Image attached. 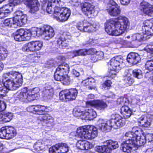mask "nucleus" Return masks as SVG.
Segmentation results:
<instances>
[{
  "label": "nucleus",
  "instance_id": "obj_4",
  "mask_svg": "<svg viewBox=\"0 0 153 153\" xmlns=\"http://www.w3.org/2000/svg\"><path fill=\"white\" fill-rule=\"evenodd\" d=\"M69 70V67L67 63H63L59 65L56 68L54 74L55 79L58 81H60L63 84L69 85L70 82L69 77L67 74Z\"/></svg>",
  "mask_w": 153,
  "mask_h": 153
},
{
  "label": "nucleus",
  "instance_id": "obj_56",
  "mask_svg": "<svg viewBox=\"0 0 153 153\" xmlns=\"http://www.w3.org/2000/svg\"><path fill=\"white\" fill-rule=\"evenodd\" d=\"M7 51L5 48V50H2V52H1V59L3 60L7 56Z\"/></svg>",
  "mask_w": 153,
  "mask_h": 153
},
{
  "label": "nucleus",
  "instance_id": "obj_13",
  "mask_svg": "<svg viewBox=\"0 0 153 153\" xmlns=\"http://www.w3.org/2000/svg\"><path fill=\"white\" fill-rule=\"evenodd\" d=\"M111 121L113 128L117 129L120 128L125 124V119L123 118L118 114H113L111 116Z\"/></svg>",
  "mask_w": 153,
  "mask_h": 153
},
{
  "label": "nucleus",
  "instance_id": "obj_14",
  "mask_svg": "<svg viewBox=\"0 0 153 153\" xmlns=\"http://www.w3.org/2000/svg\"><path fill=\"white\" fill-rule=\"evenodd\" d=\"M107 10L108 14L112 16H117L121 12L119 6L113 0L110 1Z\"/></svg>",
  "mask_w": 153,
  "mask_h": 153
},
{
  "label": "nucleus",
  "instance_id": "obj_31",
  "mask_svg": "<svg viewBox=\"0 0 153 153\" xmlns=\"http://www.w3.org/2000/svg\"><path fill=\"white\" fill-rule=\"evenodd\" d=\"M103 143L107 145L108 148L111 149V152L112 150L118 148L119 145L118 142L111 140H109L104 141Z\"/></svg>",
  "mask_w": 153,
  "mask_h": 153
},
{
  "label": "nucleus",
  "instance_id": "obj_9",
  "mask_svg": "<svg viewBox=\"0 0 153 153\" xmlns=\"http://www.w3.org/2000/svg\"><path fill=\"white\" fill-rule=\"evenodd\" d=\"M13 75L15 76L13 81L10 79L7 80L4 82V92H7L9 90H16L19 86V73L15 72Z\"/></svg>",
  "mask_w": 153,
  "mask_h": 153
},
{
  "label": "nucleus",
  "instance_id": "obj_57",
  "mask_svg": "<svg viewBox=\"0 0 153 153\" xmlns=\"http://www.w3.org/2000/svg\"><path fill=\"white\" fill-rule=\"evenodd\" d=\"M9 2L10 3L9 4L12 5L16 6L19 5V0H10Z\"/></svg>",
  "mask_w": 153,
  "mask_h": 153
},
{
  "label": "nucleus",
  "instance_id": "obj_33",
  "mask_svg": "<svg viewBox=\"0 0 153 153\" xmlns=\"http://www.w3.org/2000/svg\"><path fill=\"white\" fill-rule=\"evenodd\" d=\"M13 117V115L10 113H0V122L2 123L9 122L12 119Z\"/></svg>",
  "mask_w": 153,
  "mask_h": 153
},
{
  "label": "nucleus",
  "instance_id": "obj_38",
  "mask_svg": "<svg viewBox=\"0 0 153 153\" xmlns=\"http://www.w3.org/2000/svg\"><path fill=\"white\" fill-rule=\"evenodd\" d=\"M47 106L40 105H36L35 114L42 115L45 112H48Z\"/></svg>",
  "mask_w": 153,
  "mask_h": 153
},
{
  "label": "nucleus",
  "instance_id": "obj_29",
  "mask_svg": "<svg viewBox=\"0 0 153 153\" xmlns=\"http://www.w3.org/2000/svg\"><path fill=\"white\" fill-rule=\"evenodd\" d=\"M31 36L30 31L23 28H20V41L29 40Z\"/></svg>",
  "mask_w": 153,
  "mask_h": 153
},
{
  "label": "nucleus",
  "instance_id": "obj_26",
  "mask_svg": "<svg viewBox=\"0 0 153 153\" xmlns=\"http://www.w3.org/2000/svg\"><path fill=\"white\" fill-rule=\"evenodd\" d=\"M77 148L82 150H88L93 147L92 144L85 140H78L76 144Z\"/></svg>",
  "mask_w": 153,
  "mask_h": 153
},
{
  "label": "nucleus",
  "instance_id": "obj_10",
  "mask_svg": "<svg viewBox=\"0 0 153 153\" xmlns=\"http://www.w3.org/2000/svg\"><path fill=\"white\" fill-rule=\"evenodd\" d=\"M143 134V131L138 127H134L131 131L127 132L125 134V136L127 140L132 141L137 143L140 140L141 135Z\"/></svg>",
  "mask_w": 153,
  "mask_h": 153
},
{
  "label": "nucleus",
  "instance_id": "obj_61",
  "mask_svg": "<svg viewBox=\"0 0 153 153\" xmlns=\"http://www.w3.org/2000/svg\"><path fill=\"white\" fill-rule=\"evenodd\" d=\"M93 53L94 54L92 56L91 59L93 62H95L99 60L97 59V56H95L96 54L94 52H93Z\"/></svg>",
  "mask_w": 153,
  "mask_h": 153
},
{
  "label": "nucleus",
  "instance_id": "obj_41",
  "mask_svg": "<svg viewBox=\"0 0 153 153\" xmlns=\"http://www.w3.org/2000/svg\"><path fill=\"white\" fill-rule=\"evenodd\" d=\"M20 26H22L27 23V16L26 14H23L22 12H20Z\"/></svg>",
  "mask_w": 153,
  "mask_h": 153
},
{
  "label": "nucleus",
  "instance_id": "obj_52",
  "mask_svg": "<svg viewBox=\"0 0 153 153\" xmlns=\"http://www.w3.org/2000/svg\"><path fill=\"white\" fill-rule=\"evenodd\" d=\"M6 136L5 128L2 127L0 129V138L6 139Z\"/></svg>",
  "mask_w": 153,
  "mask_h": 153
},
{
  "label": "nucleus",
  "instance_id": "obj_51",
  "mask_svg": "<svg viewBox=\"0 0 153 153\" xmlns=\"http://www.w3.org/2000/svg\"><path fill=\"white\" fill-rule=\"evenodd\" d=\"M114 42L116 44H119L122 45H125L126 44V41L121 38L115 39Z\"/></svg>",
  "mask_w": 153,
  "mask_h": 153
},
{
  "label": "nucleus",
  "instance_id": "obj_58",
  "mask_svg": "<svg viewBox=\"0 0 153 153\" xmlns=\"http://www.w3.org/2000/svg\"><path fill=\"white\" fill-rule=\"evenodd\" d=\"M6 107V104L0 101V112L2 111L5 109Z\"/></svg>",
  "mask_w": 153,
  "mask_h": 153
},
{
  "label": "nucleus",
  "instance_id": "obj_17",
  "mask_svg": "<svg viewBox=\"0 0 153 153\" xmlns=\"http://www.w3.org/2000/svg\"><path fill=\"white\" fill-rule=\"evenodd\" d=\"M97 125L100 129L103 132H108L113 128L111 119L106 121L100 119L97 121Z\"/></svg>",
  "mask_w": 153,
  "mask_h": 153
},
{
  "label": "nucleus",
  "instance_id": "obj_19",
  "mask_svg": "<svg viewBox=\"0 0 153 153\" xmlns=\"http://www.w3.org/2000/svg\"><path fill=\"white\" fill-rule=\"evenodd\" d=\"M153 118V116L149 114L142 115L137 119L138 124L140 126L148 127L151 125Z\"/></svg>",
  "mask_w": 153,
  "mask_h": 153
},
{
  "label": "nucleus",
  "instance_id": "obj_3",
  "mask_svg": "<svg viewBox=\"0 0 153 153\" xmlns=\"http://www.w3.org/2000/svg\"><path fill=\"white\" fill-rule=\"evenodd\" d=\"M76 136L82 139L91 140L97 137V128L94 126L87 125L77 128Z\"/></svg>",
  "mask_w": 153,
  "mask_h": 153
},
{
  "label": "nucleus",
  "instance_id": "obj_34",
  "mask_svg": "<svg viewBox=\"0 0 153 153\" xmlns=\"http://www.w3.org/2000/svg\"><path fill=\"white\" fill-rule=\"evenodd\" d=\"M24 51H36L34 41L29 42L24 45L22 48Z\"/></svg>",
  "mask_w": 153,
  "mask_h": 153
},
{
  "label": "nucleus",
  "instance_id": "obj_43",
  "mask_svg": "<svg viewBox=\"0 0 153 153\" xmlns=\"http://www.w3.org/2000/svg\"><path fill=\"white\" fill-rule=\"evenodd\" d=\"M152 57V59L147 61L145 65L146 69L150 71H153V56Z\"/></svg>",
  "mask_w": 153,
  "mask_h": 153
},
{
  "label": "nucleus",
  "instance_id": "obj_5",
  "mask_svg": "<svg viewBox=\"0 0 153 153\" xmlns=\"http://www.w3.org/2000/svg\"><path fill=\"white\" fill-rule=\"evenodd\" d=\"M79 107L75 109L73 111L74 115L76 117H80L85 120H93L97 116L96 112L91 108V106Z\"/></svg>",
  "mask_w": 153,
  "mask_h": 153
},
{
  "label": "nucleus",
  "instance_id": "obj_6",
  "mask_svg": "<svg viewBox=\"0 0 153 153\" xmlns=\"http://www.w3.org/2000/svg\"><path fill=\"white\" fill-rule=\"evenodd\" d=\"M123 62V57L121 56H117L112 58L108 64L110 70L108 76L113 78L115 77L117 73H118L122 68Z\"/></svg>",
  "mask_w": 153,
  "mask_h": 153
},
{
  "label": "nucleus",
  "instance_id": "obj_22",
  "mask_svg": "<svg viewBox=\"0 0 153 153\" xmlns=\"http://www.w3.org/2000/svg\"><path fill=\"white\" fill-rule=\"evenodd\" d=\"M142 29L143 31V33L144 34V36L146 38L147 36H148L149 35H151L149 33L152 29L153 30V19L150 20H146L145 21L142 27Z\"/></svg>",
  "mask_w": 153,
  "mask_h": 153
},
{
  "label": "nucleus",
  "instance_id": "obj_54",
  "mask_svg": "<svg viewBox=\"0 0 153 153\" xmlns=\"http://www.w3.org/2000/svg\"><path fill=\"white\" fill-rule=\"evenodd\" d=\"M82 84L85 86L91 85L92 84V81L89 79H87L82 81Z\"/></svg>",
  "mask_w": 153,
  "mask_h": 153
},
{
  "label": "nucleus",
  "instance_id": "obj_42",
  "mask_svg": "<svg viewBox=\"0 0 153 153\" xmlns=\"http://www.w3.org/2000/svg\"><path fill=\"white\" fill-rule=\"evenodd\" d=\"M130 74H128L125 76L124 80L126 86L131 85L134 82V80L130 76Z\"/></svg>",
  "mask_w": 153,
  "mask_h": 153
},
{
  "label": "nucleus",
  "instance_id": "obj_18",
  "mask_svg": "<svg viewBox=\"0 0 153 153\" xmlns=\"http://www.w3.org/2000/svg\"><path fill=\"white\" fill-rule=\"evenodd\" d=\"M95 6L89 3H83L82 7V10L85 15L90 18L94 16L95 13Z\"/></svg>",
  "mask_w": 153,
  "mask_h": 153
},
{
  "label": "nucleus",
  "instance_id": "obj_30",
  "mask_svg": "<svg viewBox=\"0 0 153 153\" xmlns=\"http://www.w3.org/2000/svg\"><path fill=\"white\" fill-rule=\"evenodd\" d=\"M5 128L6 134V139H11L16 134L15 129L12 127H7Z\"/></svg>",
  "mask_w": 153,
  "mask_h": 153
},
{
  "label": "nucleus",
  "instance_id": "obj_47",
  "mask_svg": "<svg viewBox=\"0 0 153 153\" xmlns=\"http://www.w3.org/2000/svg\"><path fill=\"white\" fill-rule=\"evenodd\" d=\"M128 100L126 98L120 97L118 98L117 101V104L118 105H124L127 103Z\"/></svg>",
  "mask_w": 153,
  "mask_h": 153
},
{
  "label": "nucleus",
  "instance_id": "obj_16",
  "mask_svg": "<svg viewBox=\"0 0 153 153\" xmlns=\"http://www.w3.org/2000/svg\"><path fill=\"white\" fill-rule=\"evenodd\" d=\"M86 105L88 106L94 107L97 109L100 110H104L107 108V105L106 103L102 100H94L93 101H87L86 102Z\"/></svg>",
  "mask_w": 153,
  "mask_h": 153
},
{
  "label": "nucleus",
  "instance_id": "obj_46",
  "mask_svg": "<svg viewBox=\"0 0 153 153\" xmlns=\"http://www.w3.org/2000/svg\"><path fill=\"white\" fill-rule=\"evenodd\" d=\"M91 51L94 52L96 56L97 57V59L99 60L102 59L104 56L103 52L101 51H97L95 50L91 49Z\"/></svg>",
  "mask_w": 153,
  "mask_h": 153
},
{
  "label": "nucleus",
  "instance_id": "obj_49",
  "mask_svg": "<svg viewBox=\"0 0 153 153\" xmlns=\"http://www.w3.org/2000/svg\"><path fill=\"white\" fill-rule=\"evenodd\" d=\"M79 56H84L87 54H89L90 52L91 51V49L87 50L85 49H83L79 50Z\"/></svg>",
  "mask_w": 153,
  "mask_h": 153
},
{
  "label": "nucleus",
  "instance_id": "obj_59",
  "mask_svg": "<svg viewBox=\"0 0 153 153\" xmlns=\"http://www.w3.org/2000/svg\"><path fill=\"white\" fill-rule=\"evenodd\" d=\"M79 56V51L78 50H74L71 53V58H73L75 56Z\"/></svg>",
  "mask_w": 153,
  "mask_h": 153
},
{
  "label": "nucleus",
  "instance_id": "obj_60",
  "mask_svg": "<svg viewBox=\"0 0 153 153\" xmlns=\"http://www.w3.org/2000/svg\"><path fill=\"white\" fill-rule=\"evenodd\" d=\"M112 84L111 81L110 80H107L105 81L104 83L103 84V87L105 88L106 87H110Z\"/></svg>",
  "mask_w": 153,
  "mask_h": 153
},
{
  "label": "nucleus",
  "instance_id": "obj_11",
  "mask_svg": "<svg viewBox=\"0 0 153 153\" xmlns=\"http://www.w3.org/2000/svg\"><path fill=\"white\" fill-rule=\"evenodd\" d=\"M76 89H71L61 91L59 93V99L62 101H71L75 100L77 95Z\"/></svg>",
  "mask_w": 153,
  "mask_h": 153
},
{
  "label": "nucleus",
  "instance_id": "obj_20",
  "mask_svg": "<svg viewBox=\"0 0 153 153\" xmlns=\"http://www.w3.org/2000/svg\"><path fill=\"white\" fill-rule=\"evenodd\" d=\"M42 35L44 39L48 40L52 38L54 35L55 33L53 28L49 25H44L42 30Z\"/></svg>",
  "mask_w": 153,
  "mask_h": 153
},
{
  "label": "nucleus",
  "instance_id": "obj_45",
  "mask_svg": "<svg viewBox=\"0 0 153 153\" xmlns=\"http://www.w3.org/2000/svg\"><path fill=\"white\" fill-rule=\"evenodd\" d=\"M133 76L138 78L140 79L142 77V72L141 70L139 69H136L133 71Z\"/></svg>",
  "mask_w": 153,
  "mask_h": 153
},
{
  "label": "nucleus",
  "instance_id": "obj_40",
  "mask_svg": "<svg viewBox=\"0 0 153 153\" xmlns=\"http://www.w3.org/2000/svg\"><path fill=\"white\" fill-rule=\"evenodd\" d=\"M42 28H38L34 27L32 28L31 29L30 33H31V36L33 35V36H39L42 35V31H43L42 30Z\"/></svg>",
  "mask_w": 153,
  "mask_h": 153
},
{
  "label": "nucleus",
  "instance_id": "obj_62",
  "mask_svg": "<svg viewBox=\"0 0 153 153\" xmlns=\"http://www.w3.org/2000/svg\"><path fill=\"white\" fill-rule=\"evenodd\" d=\"M19 29L17 30L16 33L15 34L14 39L16 41H19V33L18 32Z\"/></svg>",
  "mask_w": 153,
  "mask_h": 153
},
{
  "label": "nucleus",
  "instance_id": "obj_50",
  "mask_svg": "<svg viewBox=\"0 0 153 153\" xmlns=\"http://www.w3.org/2000/svg\"><path fill=\"white\" fill-rule=\"evenodd\" d=\"M36 51L40 50L43 46V43L39 41H34Z\"/></svg>",
  "mask_w": 153,
  "mask_h": 153
},
{
  "label": "nucleus",
  "instance_id": "obj_35",
  "mask_svg": "<svg viewBox=\"0 0 153 153\" xmlns=\"http://www.w3.org/2000/svg\"><path fill=\"white\" fill-rule=\"evenodd\" d=\"M121 113L125 118H129L131 114V109L128 106L125 105L121 108Z\"/></svg>",
  "mask_w": 153,
  "mask_h": 153
},
{
  "label": "nucleus",
  "instance_id": "obj_55",
  "mask_svg": "<svg viewBox=\"0 0 153 153\" xmlns=\"http://www.w3.org/2000/svg\"><path fill=\"white\" fill-rule=\"evenodd\" d=\"M36 105H33L28 107L27 108V111L29 112H32L35 114Z\"/></svg>",
  "mask_w": 153,
  "mask_h": 153
},
{
  "label": "nucleus",
  "instance_id": "obj_63",
  "mask_svg": "<svg viewBox=\"0 0 153 153\" xmlns=\"http://www.w3.org/2000/svg\"><path fill=\"white\" fill-rule=\"evenodd\" d=\"M130 1V0H120V1L121 4L126 5L129 3Z\"/></svg>",
  "mask_w": 153,
  "mask_h": 153
},
{
  "label": "nucleus",
  "instance_id": "obj_36",
  "mask_svg": "<svg viewBox=\"0 0 153 153\" xmlns=\"http://www.w3.org/2000/svg\"><path fill=\"white\" fill-rule=\"evenodd\" d=\"M95 150L100 153H110L111 149L108 148L107 145L97 146L95 148Z\"/></svg>",
  "mask_w": 153,
  "mask_h": 153
},
{
  "label": "nucleus",
  "instance_id": "obj_37",
  "mask_svg": "<svg viewBox=\"0 0 153 153\" xmlns=\"http://www.w3.org/2000/svg\"><path fill=\"white\" fill-rule=\"evenodd\" d=\"M126 37L128 39H131V41H134L136 40L140 41L142 40H143L146 39H149L150 37H148L146 38V37L144 36V35L143 36L139 33H137L128 36Z\"/></svg>",
  "mask_w": 153,
  "mask_h": 153
},
{
  "label": "nucleus",
  "instance_id": "obj_25",
  "mask_svg": "<svg viewBox=\"0 0 153 153\" xmlns=\"http://www.w3.org/2000/svg\"><path fill=\"white\" fill-rule=\"evenodd\" d=\"M140 60L141 58L140 55L136 53H130L127 56V62L132 64L136 65L139 63Z\"/></svg>",
  "mask_w": 153,
  "mask_h": 153
},
{
  "label": "nucleus",
  "instance_id": "obj_53",
  "mask_svg": "<svg viewBox=\"0 0 153 153\" xmlns=\"http://www.w3.org/2000/svg\"><path fill=\"white\" fill-rule=\"evenodd\" d=\"M69 2L72 6L75 7H78L80 4V2L78 0H71Z\"/></svg>",
  "mask_w": 153,
  "mask_h": 153
},
{
  "label": "nucleus",
  "instance_id": "obj_28",
  "mask_svg": "<svg viewBox=\"0 0 153 153\" xmlns=\"http://www.w3.org/2000/svg\"><path fill=\"white\" fill-rule=\"evenodd\" d=\"M28 3V5L30 8V12L32 13L39 10L40 4L37 0L26 1Z\"/></svg>",
  "mask_w": 153,
  "mask_h": 153
},
{
  "label": "nucleus",
  "instance_id": "obj_44",
  "mask_svg": "<svg viewBox=\"0 0 153 153\" xmlns=\"http://www.w3.org/2000/svg\"><path fill=\"white\" fill-rule=\"evenodd\" d=\"M44 93L45 94V97H47L48 98L50 99L53 96L54 93V91L52 88H51L48 89L47 88H46Z\"/></svg>",
  "mask_w": 153,
  "mask_h": 153
},
{
  "label": "nucleus",
  "instance_id": "obj_48",
  "mask_svg": "<svg viewBox=\"0 0 153 153\" xmlns=\"http://www.w3.org/2000/svg\"><path fill=\"white\" fill-rule=\"evenodd\" d=\"M49 118H51V116L48 114H42L39 117V119L41 121H43L45 123L47 122V117Z\"/></svg>",
  "mask_w": 153,
  "mask_h": 153
},
{
  "label": "nucleus",
  "instance_id": "obj_2",
  "mask_svg": "<svg viewBox=\"0 0 153 153\" xmlns=\"http://www.w3.org/2000/svg\"><path fill=\"white\" fill-rule=\"evenodd\" d=\"M62 2L60 0H51L48 4L47 12L51 14L54 12L53 17L59 22L66 21L71 14V10L66 7H61Z\"/></svg>",
  "mask_w": 153,
  "mask_h": 153
},
{
  "label": "nucleus",
  "instance_id": "obj_27",
  "mask_svg": "<svg viewBox=\"0 0 153 153\" xmlns=\"http://www.w3.org/2000/svg\"><path fill=\"white\" fill-rule=\"evenodd\" d=\"M49 140H38L35 144L33 147L35 149L38 151L43 150L45 148V146H48L49 145Z\"/></svg>",
  "mask_w": 153,
  "mask_h": 153
},
{
  "label": "nucleus",
  "instance_id": "obj_39",
  "mask_svg": "<svg viewBox=\"0 0 153 153\" xmlns=\"http://www.w3.org/2000/svg\"><path fill=\"white\" fill-rule=\"evenodd\" d=\"M57 43L59 45V47L61 48H65L67 47L68 45V41L65 38L60 37L59 38L57 41Z\"/></svg>",
  "mask_w": 153,
  "mask_h": 153
},
{
  "label": "nucleus",
  "instance_id": "obj_1",
  "mask_svg": "<svg viewBox=\"0 0 153 153\" xmlns=\"http://www.w3.org/2000/svg\"><path fill=\"white\" fill-rule=\"evenodd\" d=\"M128 19L123 16H119L117 21L110 20L105 24V31L109 35L118 36L123 33L129 27Z\"/></svg>",
  "mask_w": 153,
  "mask_h": 153
},
{
  "label": "nucleus",
  "instance_id": "obj_8",
  "mask_svg": "<svg viewBox=\"0 0 153 153\" xmlns=\"http://www.w3.org/2000/svg\"><path fill=\"white\" fill-rule=\"evenodd\" d=\"M141 142L135 143L132 141L126 140L121 144L122 149L124 152L127 153H132L136 150L139 146H141L140 143L142 144L145 142L144 140H142Z\"/></svg>",
  "mask_w": 153,
  "mask_h": 153
},
{
  "label": "nucleus",
  "instance_id": "obj_21",
  "mask_svg": "<svg viewBox=\"0 0 153 153\" xmlns=\"http://www.w3.org/2000/svg\"><path fill=\"white\" fill-rule=\"evenodd\" d=\"M19 12H16L14 14V17L13 19L10 20L9 19L6 20L4 24L6 26L9 27H12L15 28H17L19 24Z\"/></svg>",
  "mask_w": 153,
  "mask_h": 153
},
{
  "label": "nucleus",
  "instance_id": "obj_24",
  "mask_svg": "<svg viewBox=\"0 0 153 153\" xmlns=\"http://www.w3.org/2000/svg\"><path fill=\"white\" fill-rule=\"evenodd\" d=\"M13 7L7 4L0 8V19H3L9 15L13 10Z\"/></svg>",
  "mask_w": 153,
  "mask_h": 153
},
{
  "label": "nucleus",
  "instance_id": "obj_32",
  "mask_svg": "<svg viewBox=\"0 0 153 153\" xmlns=\"http://www.w3.org/2000/svg\"><path fill=\"white\" fill-rule=\"evenodd\" d=\"M148 139L149 142H151L153 141V134H149L148 133H146L144 134V132L143 131V134L141 135V137L140 138V140L139 141V142H141V141L142 140H144L145 142L144 143L141 144L140 143V146L144 145L146 143V140Z\"/></svg>",
  "mask_w": 153,
  "mask_h": 153
},
{
  "label": "nucleus",
  "instance_id": "obj_7",
  "mask_svg": "<svg viewBox=\"0 0 153 153\" xmlns=\"http://www.w3.org/2000/svg\"><path fill=\"white\" fill-rule=\"evenodd\" d=\"M39 91L38 88L28 90L25 87L21 89L20 93V100L25 102L33 101L36 99V95L37 94Z\"/></svg>",
  "mask_w": 153,
  "mask_h": 153
},
{
  "label": "nucleus",
  "instance_id": "obj_15",
  "mask_svg": "<svg viewBox=\"0 0 153 153\" xmlns=\"http://www.w3.org/2000/svg\"><path fill=\"white\" fill-rule=\"evenodd\" d=\"M68 150V145L64 143L56 144L49 149L50 153H67Z\"/></svg>",
  "mask_w": 153,
  "mask_h": 153
},
{
  "label": "nucleus",
  "instance_id": "obj_12",
  "mask_svg": "<svg viewBox=\"0 0 153 153\" xmlns=\"http://www.w3.org/2000/svg\"><path fill=\"white\" fill-rule=\"evenodd\" d=\"M99 26L95 25L94 24L92 25L88 22L84 20L78 23L76 25L77 28L79 30L84 32H89L94 30V29L97 28Z\"/></svg>",
  "mask_w": 153,
  "mask_h": 153
},
{
  "label": "nucleus",
  "instance_id": "obj_23",
  "mask_svg": "<svg viewBox=\"0 0 153 153\" xmlns=\"http://www.w3.org/2000/svg\"><path fill=\"white\" fill-rule=\"evenodd\" d=\"M141 10L146 14L149 16H153V7L148 2L143 1L140 4Z\"/></svg>",
  "mask_w": 153,
  "mask_h": 153
},
{
  "label": "nucleus",
  "instance_id": "obj_64",
  "mask_svg": "<svg viewBox=\"0 0 153 153\" xmlns=\"http://www.w3.org/2000/svg\"><path fill=\"white\" fill-rule=\"evenodd\" d=\"M72 74L74 75L76 77L79 76L80 74L79 72L74 69L72 70Z\"/></svg>",
  "mask_w": 153,
  "mask_h": 153
}]
</instances>
